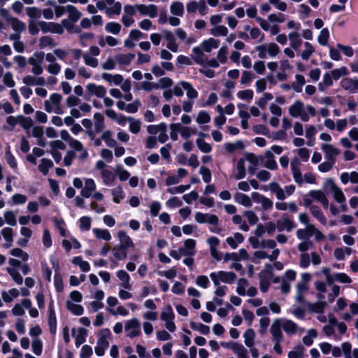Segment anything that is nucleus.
<instances>
[{
  "mask_svg": "<svg viewBox=\"0 0 358 358\" xmlns=\"http://www.w3.org/2000/svg\"><path fill=\"white\" fill-rule=\"evenodd\" d=\"M210 121V116L206 110L199 111L196 117V122L198 124H206Z\"/></svg>",
  "mask_w": 358,
  "mask_h": 358,
  "instance_id": "nucleus-61",
  "label": "nucleus"
},
{
  "mask_svg": "<svg viewBox=\"0 0 358 358\" xmlns=\"http://www.w3.org/2000/svg\"><path fill=\"white\" fill-rule=\"evenodd\" d=\"M309 196L317 201L320 202L324 208L329 207V201L326 195L320 190H311L308 193Z\"/></svg>",
  "mask_w": 358,
  "mask_h": 358,
  "instance_id": "nucleus-13",
  "label": "nucleus"
},
{
  "mask_svg": "<svg viewBox=\"0 0 358 358\" xmlns=\"http://www.w3.org/2000/svg\"><path fill=\"white\" fill-rule=\"evenodd\" d=\"M66 308L76 316L82 315L84 313V308L79 304H75L71 301H66Z\"/></svg>",
  "mask_w": 358,
  "mask_h": 358,
  "instance_id": "nucleus-25",
  "label": "nucleus"
},
{
  "mask_svg": "<svg viewBox=\"0 0 358 358\" xmlns=\"http://www.w3.org/2000/svg\"><path fill=\"white\" fill-rule=\"evenodd\" d=\"M48 324L49 327L50 332L55 335L57 332V317L55 311L54 309L53 301L49 304L48 306Z\"/></svg>",
  "mask_w": 358,
  "mask_h": 358,
  "instance_id": "nucleus-6",
  "label": "nucleus"
},
{
  "mask_svg": "<svg viewBox=\"0 0 358 358\" xmlns=\"http://www.w3.org/2000/svg\"><path fill=\"white\" fill-rule=\"evenodd\" d=\"M171 133L170 137L173 141H176L178 138V133L180 132L182 129V125L180 123H172L170 124Z\"/></svg>",
  "mask_w": 358,
  "mask_h": 358,
  "instance_id": "nucleus-53",
  "label": "nucleus"
},
{
  "mask_svg": "<svg viewBox=\"0 0 358 358\" xmlns=\"http://www.w3.org/2000/svg\"><path fill=\"white\" fill-rule=\"evenodd\" d=\"M224 148L229 153H233L235 150H243L245 148V145L242 141H237L236 143H226Z\"/></svg>",
  "mask_w": 358,
  "mask_h": 358,
  "instance_id": "nucleus-34",
  "label": "nucleus"
},
{
  "mask_svg": "<svg viewBox=\"0 0 358 358\" xmlns=\"http://www.w3.org/2000/svg\"><path fill=\"white\" fill-rule=\"evenodd\" d=\"M254 92L252 90H245L239 91L237 93V96L242 100L250 101L252 99Z\"/></svg>",
  "mask_w": 358,
  "mask_h": 358,
  "instance_id": "nucleus-63",
  "label": "nucleus"
},
{
  "mask_svg": "<svg viewBox=\"0 0 358 358\" xmlns=\"http://www.w3.org/2000/svg\"><path fill=\"white\" fill-rule=\"evenodd\" d=\"M78 334L76 336L75 344L76 347H79L86 341L87 336V330L83 327H80L78 330Z\"/></svg>",
  "mask_w": 358,
  "mask_h": 358,
  "instance_id": "nucleus-42",
  "label": "nucleus"
},
{
  "mask_svg": "<svg viewBox=\"0 0 358 358\" xmlns=\"http://www.w3.org/2000/svg\"><path fill=\"white\" fill-rule=\"evenodd\" d=\"M94 127L96 133H100L105 128L104 117L100 113H96L94 115Z\"/></svg>",
  "mask_w": 358,
  "mask_h": 358,
  "instance_id": "nucleus-22",
  "label": "nucleus"
},
{
  "mask_svg": "<svg viewBox=\"0 0 358 358\" xmlns=\"http://www.w3.org/2000/svg\"><path fill=\"white\" fill-rule=\"evenodd\" d=\"M56 45L52 38L48 36H44L41 37L39 47L40 48H44L46 46L54 47Z\"/></svg>",
  "mask_w": 358,
  "mask_h": 358,
  "instance_id": "nucleus-60",
  "label": "nucleus"
},
{
  "mask_svg": "<svg viewBox=\"0 0 358 358\" xmlns=\"http://www.w3.org/2000/svg\"><path fill=\"white\" fill-rule=\"evenodd\" d=\"M196 143L199 149L204 153H209L212 150L210 144L206 143L203 138H199L196 140Z\"/></svg>",
  "mask_w": 358,
  "mask_h": 358,
  "instance_id": "nucleus-48",
  "label": "nucleus"
},
{
  "mask_svg": "<svg viewBox=\"0 0 358 358\" xmlns=\"http://www.w3.org/2000/svg\"><path fill=\"white\" fill-rule=\"evenodd\" d=\"M310 210L312 215L317 219V220L322 224H326L327 220L321 209L317 206H311Z\"/></svg>",
  "mask_w": 358,
  "mask_h": 358,
  "instance_id": "nucleus-33",
  "label": "nucleus"
},
{
  "mask_svg": "<svg viewBox=\"0 0 358 358\" xmlns=\"http://www.w3.org/2000/svg\"><path fill=\"white\" fill-rule=\"evenodd\" d=\"M245 160H248L252 166H257L259 165V161L263 162L264 160V157L262 156L257 157L253 153H246L245 155Z\"/></svg>",
  "mask_w": 358,
  "mask_h": 358,
  "instance_id": "nucleus-47",
  "label": "nucleus"
},
{
  "mask_svg": "<svg viewBox=\"0 0 358 358\" xmlns=\"http://www.w3.org/2000/svg\"><path fill=\"white\" fill-rule=\"evenodd\" d=\"M303 103L302 101L297 100L289 108V113L294 117L299 116L303 111Z\"/></svg>",
  "mask_w": 358,
  "mask_h": 358,
  "instance_id": "nucleus-19",
  "label": "nucleus"
},
{
  "mask_svg": "<svg viewBox=\"0 0 358 358\" xmlns=\"http://www.w3.org/2000/svg\"><path fill=\"white\" fill-rule=\"evenodd\" d=\"M317 336V331L315 329H309L308 331V335L304 336L303 337V342L306 346H310L313 343V338H316Z\"/></svg>",
  "mask_w": 358,
  "mask_h": 358,
  "instance_id": "nucleus-45",
  "label": "nucleus"
},
{
  "mask_svg": "<svg viewBox=\"0 0 358 358\" xmlns=\"http://www.w3.org/2000/svg\"><path fill=\"white\" fill-rule=\"evenodd\" d=\"M340 84L343 89L351 93L358 92V79H352L350 78H343Z\"/></svg>",
  "mask_w": 358,
  "mask_h": 358,
  "instance_id": "nucleus-10",
  "label": "nucleus"
},
{
  "mask_svg": "<svg viewBox=\"0 0 358 358\" xmlns=\"http://www.w3.org/2000/svg\"><path fill=\"white\" fill-rule=\"evenodd\" d=\"M173 84L171 78L164 77L159 79V83H156L155 89H166L171 87Z\"/></svg>",
  "mask_w": 358,
  "mask_h": 358,
  "instance_id": "nucleus-52",
  "label": "nucleus"
},
{
  "mask_svg": "<svg viewBox=\"0 0 358 358\" xmlns=\"http://www.w3.org/2000/svg\"><path fill=\"white\" fill-rule=\"evenodd\" d=\"M210 34L215 36H226L228 34V29L224 25H217L210 29Z\"/></svg>",
  "mask_w": 358,
  "mask_h": 358,
  "instance_id": "nucleus-54",
  "label": "nucleus"
},
{
  "mask_svg": "<svg viewBox=\"0 0 358 358\" xmlns=\"http://www.w3.org/2000/svg\"><path fill=\"white\" fill-rule=\"evenodd\" d=\"M101 177L103 183L107 186L112 185L115 179V174L108 169H104L101 171Z\"/></svg>",
  "mask_w": 358,
  "mask_h": 358,
  "instance_id": "nucleus-31",
  "label": "nucleus"
},
{
  "mask_svg": "<svg viewBox=\"0 0 358 358\" xmlns=\"http://www.w3.org/2000/svg\"><path fill=\"white\" fill-rule=\"evenodd\" d=\"M180 85L187 91V96L189 99H196L198 92L192 87V84L186 81H180Z\"/></svg>",
  "mask_w": 358,
  "mask_h": 358,
  "instance_id": "nucleus-24",
  "label": "nucleus"
},
{
  "mask_svg": "<svg viewBox=\"0 0 358 358\" xmlns=\"http://www.w3.org/2000/svg\"><path fill=\"white\" fill-rule=\"evenodd\" d=\"M252 130L257 134H262L266 136H269V129L264 124H255L252 127Z\"/></svg>",
  "mask_w": 358,
  "mask_h": 358,
  "instance_id": "nucleus-58",
  "label": "nucleus"
},
{
  "mask_svg": "<svg viewBox=\"0 0 358 358\" xmlns=\"http://www.w3.org/2000/svg\"><path fill=\"white\" fill-rule=\"evenodd\" d=\"M190 328L194 331H198L203 335H208L210 334V327L202 323H196L195 322H190Z\"/></svg>",
  "mask_w": 358,
  "mask_h": 358,
  "instance_id": "nucleus-29",
  "label": "nucleus"
},
{
  "mask_svg": "<svg viewBox=\"0 0 358 358\" xmlns=\"http://www.w3.org/2000/svg\"><path fill=\"white\" fill-rule=\"evenodd\" d=\"M101 77L103 80L108 82H113L115 85H120L123 81V77L120 74H115L112 76L108 73H103Z\"/></svg>",
  "mask_w": 358,
  "mask_h": 358,
  "instance_id": "nucleus-28",
  "label": "nucleus"
},
{
  "mask_svg": "<svg viewBox=\"0 0 358 358\" xmlns=\"http://www.w3.org/2000/svg\"><path fill=\"white\" fill-rule=\"evenodd\" d=\"M203 50H202L201 48L196 46L193 48L192 52L194 54V56L193 57L194 61L201 66H204V62L203 59Z\"/></svg>",
  "mask_w": 358,
  "mask_h": 358,
  "instance_id": "nucleus-44",
  "label": "nucleus"
},
{
  "mask_svg": "<svg viewBox=\"0 0 358 358\" xmlns=\"http://www.w3.org/2000/svg\"><path fill=\"white\" fill-rule=\"evenodd\" d=\"M301 162L297 157H294L291 161V170L294 181L299 185H301L303 180L302 178V174L300 170Z\"/></svg>",
  "mask_w": 358,
  "mask_h": 358,
  "instance_id": "nucleus-5",
  "label": "nucleus"
},
{
  "mask_svg": "<svg viewBox=\"0 0 358 358\" xmlns=\"http://www.w3.org/2000/svg\"><path fill=\"white\" fill-rule=\"evenodd\" d=\"M329 38V31L327 28H324L321 30L318 36L317 41L321 45H327Z\"/></svg>",
  "mask_w": 358,
  "mask_h": 358,
  "instance_id": "nucleus-55",
  "label": "nucleus"
},
{
  "mask_svg": "<svg viewBox=\"0 0 358 358\" xmlns=\"http://www.w3.org/2000/svg\"><path fill=\"white\" fill-rule=\"evenodd\" d=\"M196 244L195 240L192 238L186 239L184 241V247L179 248V252L183 256L192 257L196 255Z\"/></svg>",
  "mask_w": 358,
  "mask_h": 358,
  "instance_id": "nucleus-4",
  "label": "nucleus"
},
{
  "mask_svg": "<svg viewBox=\"0 0 358 358\" xmlns=\"http://www.w3.org/2000/svg\"><path fill=\"white\" fill-rule=\"evenodd\" d=\"M66 10L69 12V19L76 23L80 18L82 13L77 9V8L72 5L66 6Z\"/></svg>",
  "mask_w": 358,
  "mask_h": 358,
  "instance_id": "nucleus-23",
  "label": "nucleus"
},
{
  "mask_svg": "<svg viewBox=\"0 0 358 358\" xmlns=\"http://www.w3.org/2000/svg\"><path fill=\"white\" fill-rule=\"evenodd\" d=\"M112 194L114 196L113 201L115 203H120V199H123L125 196L124 191L120 185H118L115 189H112Z\"/></svg>",
  "mask_w": 358,
  "mask_h": 358,
  "instance_id": "nucleus-46",
  "label": "nucleus"
},
{
  "mask_svg": "<svg viewBox=\"0 0 358 358\" xmlns=\"http://www.w3.org/2000/svg\"><path fill=\"white\" fill-rule=\"evenodd\" d=\"M109 343L108 341L98 339L97 345L94 348L95 353L97 356L101 357L105 354L106 350L108 348Z\"/></svg>",
  "mask_w": 358,
  "mask_h": 358,
  "instance_id": "nucleus-35",
  "label": "nucleus"
},
{
  "mask_svg": "<svg viewBox=\"0 0 358 358\" xmlns=\"http://www.w3.org/2000/svg\"><path fill=\"white\" fill-rule=\"evenodd\" d=\"M7 272L12 277L13 280L17 284L22 285L23 282V278L17 270L15 268H7Z\"/></svg>",
  "mask_w": 358,
  "mask_h": 358,
  "instance_id": "nucleus-51",
  "label": "nucleus"
},
{
  "mask_svg": "<svg viewBox=\"0 0 358 358\" xmlns=\"http://www.w3.org/2000/svg\"><path fill=\"white\" fill-rule=\"evenodd\" d=\"M295 350H292L288 352V358H302L305 348L301 343L294 346Z\"/></svg>",
  "mask_w": 358,
  "mask_h": 358,
  "instance_id": "nucleus-43",
  "label": "nucleus"
},
{
  "mask_svg": "<svg viewBox=\"0 0 358 358\" xmlns=\"http://www.w3.org/2000/svg\"><path fill=\"white\" fill-rule=\"evenodd\" d=\"M17 120L20 125L24 130H29L34 124L33 120L30 117H24L22 115H20L17 116Z\"/></svg>",
  "mask_w": 358,
  "mask_h": 358,
  "instance_id": "nucleus-41",
  "label": "nucleus"
},
{
  "mask_svg": "<svg viewBox=\"0 0 358 358\" xmlns=\"http://www.w3.org/2000/svg\"><path fill=\"white\" fill-rule=\"evenodd\" d=\"M210 277L214 285L218 286L220 281L227 284H232L236 278V274L232 271H220L217 273H211Z\"/></svg>",
  "mask_w": 358,
  "mask_h": 358,
  "instance_id": "nucleus-2",
  "label": "nucleus"
},
{
  "mask_svg": "<svg viewBox=\"0 0 358 358\" xmlns=\"http://www.w3.org/2000/svg\"><path fill=\"white\" fill-rule=\"evenodd\" d=\"M105 29L109 33L117 35L121 30V25L115 22H110L106 24Z\"/></svg>",
  "mask_w": 358,
  "mask_h": 358,
  "instance_id": "nucleus-50",
  "label": "nucleus"
},
{
  "mask_svg": "<svg viewBox=\"0 0 358 358\" xmlns=\"http://www.w3.org/2000/svg\"><path fill=\"white\" fill-rule=\"evenodd\" d=\"M282 319H275L270 329V332L273 336V341H282L283 335L281 331Z\"/></svg>",
  "mask_w": 358,
  "mask_h": 358,
  "instance_id": "nucleus-7",
  "label": "nucleus"
},
{
  "mask_svg": "<svg viewBox=\"0 0 358 358\" xmlns=\"http://www.w3.org/2000/svg\"><path fill=\"white\" fill-rule=\"evenodd\" d=\"M264 158H266V161L264 163V166L270 170H276L278 169V164L275 160V156L273 152L270 150H266L264 153Z\"/></svg>",
  "mask_w": 358,
  "mask_h": 358,
  "instance_id": "nucleus-15",
  "label": "nucleus"
},
{
  "mask_svg": "<svg viewBox=\"0 0 358 358\" xmlns=\"http://www.w3.org/2000/svg\"><path fill=\"white\" fill-rule=\"evenodd\" d=\"M160 318L164 322L174 320L175 314L170 304H167L163 309L160 315Z\"/></svg>",
  "mask_w": 358,
  "mask_h": 358,
  "instance_id": "nucleus-17",
  "label": "nucleus"
},
{
  "mask_svg": "<svg viewBox=\"0 0 358 358\" xmlns=\"http://www.w3.org/2000/svg\"><path fill=\"white\" fill-rule=\"evenodd\" d=\"M330 74L334 80H339L342 76H345L349 74V71L346 66H341L339 69H335L330 72Z\"/></svg>",
  "mask_w": 358,
  "mask_h": 358,
  "instance_id": "nucleus-38",
  "label": "nucleus"
},
{
  "mask_svg": "<svg viewBox=\"0 0 358 358\" xmlns=\"http://www.w3.org/2000/svg\"><path fill=\"white\" fill-rule=\"evenodd\" d=\"M195 220L199 224L209 223L212 225H218L219 218L216 215L196 212L194 216Z\"/></svg>",
  "mask_w": 358,
  "mask_h": 358,
  "instance_id": "nucleus-3",
  "label": "nucleus"
},
{
  "mask_svg": "<svg viewBox=\"0 0 358 358\" xmlns=\"http://www.w3.org/2000/svg\"><path fill=\"white\" fill-rule=\"evenodd\" d=\"M322 149L324 152L325 158L335 163L336 157L340 153V150L330 144H322Z\"/></svg>",
  "mask_w": 358,
  "mask_h": 358,
  "instance_id": "nucleus-9",
  "label": "nucleus"
},
{
  "mask_svg": "<svg viewBox=\"0 0 358 358\" xmlns=\"http://www.w3.org/2000/svg\"><path fill=\"white\" fill-rule=\"evenodd\" d=\"M32 351L37 355L40 356L43 352V342L40 338H36L32 341Z\"/></svg>",
  "mask_w": 358,
  "mask_h": 358,
  "instance_id": "nucleus-56",
  "label": "nucleus"
},
{
  "mask_svg": "<svg viewBox=\"0 0 358 358\" xmlns=\"http://www.w3.org/2000/svg\"><path fill=\"white\" fill-rule=\"evenodd\" d=\"M115 173L121 181L127 180L130 176L129 172L125 170L121 164L116 166Z\"/></svg>",
  "mask_w": 358,
  "mask_h": 358,
  "instance_id": "nucleus-49",
  "label": "nucleus"
},
{
  "mask_svg": "<svg viewBox=\"0 0 358 358\" xmlns=\"http://www.w3.org/2000/svg\"><path fill=\"white\" fill-rule=\"evenodd\" d=\"M282 327L287 334H295L297 329L296 324L290 320H285L284 323L282 324Z\"/></svg>",
  "mask_w": 358,
  "mask_h": 358,
  "instance_id": "nucleus-40",
  "label": "nucleus"
},
{
  "mask_svg": "<svg viewBox=\"0 0 358 358\" xmlns=\"http://www.w3.org/2000/svg\"><path fill=\"white\" fill-rule=\"evenodd\" d=\"M276 222L278 231H282L285 229L287 231H291L296 227L295 222L288 217L278 220Z\"/></svg>",
  "mask_w": 358,
  "mask_h": 358,
  "instance_id": "nucleus-11",
  "label": "nucleus"
},
{
  "mask_svg": "<svg viewBox=\"0 0 358 358\" xmlns=\"http://www.w3.org/2000/svg\"><path fill=\"white\" fill-rule=\"evenodd\" d=\"M245 338V344L249 348H252L254 345V339L255 337V332L252 329H248L243 334Z\"/></svg>",
  "mask_w": 358,
  "mask_h": 358,
  "instance_id": "nucleus-39",
  "label": "nucleus"
},
{
  "mask_svg": "<svg viewBox=\"0 0 358 358\" xmlns=\"http://www.w3.org/2000/svg\"><path fill=\"white\" fill-rule=\"evenodd\" d=\"M234 200L247 208H250L252 205L250 198L243 193L236 192L234 195Z\"/></svg>",
  "mask_w": 358,
  "mask_h": 358,
  "instance_id": "nucleus-16",
  "label": "nucleus"
},
{
  "mask_svg": "<svg viewBox=\"0 0 358 358\" xmlns=\"http://www.w3.org/2000/svg\"><path fill=\"white\" fill-rule=\"evenodd\" d=\"M5 157H6L7 163L9 164V166L12 169L17 168L16 159H15L14 155L12 154V152L10 150V146H8V148L6 150Z\"/></svg>",
  "mask_w": 358,
  "mask_h": 358,
  "instance_id": "nucleus-57",
  "label": "nucleus"
},
{
  "mask_svg": "<svg viewBox=\"0 0 358 358\" xmlns=\"http://www.w3.org/2000/svg\"><path fill=\"white\" fill-rule=\"evenodd\" d=\"M307 306L310 312L322 314L324 313V308L327 306V303L324 301H318L315 303L307 302Z\"/></svg>",
  "mask_w": 358,
  "mask_h": 358,
  "instance_id": "nucleus-14",
  "label": "nucleus"
},
{
  "mask_svg": "<svg viewBox=\"0 0 358 358\" xmlns=\"http://www.w3.org/2000/svg\"><path fill=\"white\" fill-rule=\"evenodd\" d=\"M220 45V41L213 38H210L202 42L203 51L210 52L213 48H217Z\"/></svg>",
  "mask_w": 358,
  "mask_h": 358,
  "instance_id": "nucleus-18",
  "label": "nucleus"
},
{
  "mask_svg": "<svg viewBox=\"0 0 358 358\" xmlns=\"http://www.w3.org/2000/svg\"><path fill=\"white\" fill-rule=\"evenodd\" d=\"M92 231L98 239H102L107 241L111 239L110 234L108 229L94 228Z\"/></svg>",
  "mask_w": 358,
  "mask_h": 358,
  "instance_id": "nucleus-37",
  "label": "nucleus"
},
{
  "mask_svg": "<svg viewBox=\"0 0 358 358\" xmlns=\"http://www.w3.org/2000/svg\"><path fill=\"white\" fill-rule=\"evenodd\" d=\"M237 174L234 176L236 180H241L245 177V159L241 158L236 164Z\"/></svg>",
  "mask_w": 358,
  "mask_h": 358,
  "instance_id": "nucleus-32",
  "label": "nucleus"
},
{
  "mask_svg": "<svg viewBox=\"0 0 358 358\" xmlns=\"http://www.w3.org/2000/svg\"><path fill=\"white\" fill-rule=\"evenodd\" d=\"M86 88L87 91L99 98H103L106 94V88L102 85H96L94 83H89Z\"/></svg>",
  "mask_w": 358,
  "mask_h": 358,
  "instance_id": "nucleus-12",
  "label": "nucleus"
},
{
  "mask_svg": "<svg viewBox=\"0 0 358 358\" xmlns=\"http://www.w3.org/2000/svg\"><path fill=\"white\" fill-rule=\"evenodd\" d=\"M304 45L306 49L301 52V57L303 59L307 60L315 51V48L309 42H305Z\"/></svg>",
  "mask_w": 358,
  "mask_h": 358,
  "instance_id": "nucleus-59",
  "label": "nucleus"
},
{
  "mask_svg": "<svg viewBox=\"0 0 358 358\" xmlns=\"http://www.w3.org/2000/svg\"><path fill=\"white\" fill-rule=\"evenodd\" d=\"M134 57L135 55L133 53L119 54L115 56V60L119 64L127 66L131 64Z\"/></svg>",
  "mask_w": 358,
  "mask_h": 358,
  "instance_id": "nucleus-21",
  "label": "nucleus"
},
{
  "mask_svg": "<svg viewBox=\"0 0 358 358\" xmlns=\"http://www.w3.org/2000/svg\"><path fill=\"white\" fill-rule=\"evenodd\" d=\"M117 277L123 282L122 287L127 289H131V286L129 284L130 276L124 270H119L116 273Z\"/></svg>",
  "mask_w": 358,
  "mask_h": 358,
  "instance_id": "nucleus-27",
  "label": "nucleus"
},
{
  "mask_svg": "<svg viewBox=\"0 0 358 358\" xmlns=\"http://www.w3.org/2000/svg\"><path fill=\"white\" fill-rule=\"evenodd\" d=\"M199 173L202 176L203 180L206 183H209L211 181L212 174L208 168L204 166H201Z\"/></svg>",
  "mask_w": 358,
  "mask_h": 358,
  "instance_id": "nucleus-62",
  "label": "nucleus"
},
{
  "mask_svg": "<svg viewBox=\"0 0 358 358\" xmlns=\"http://www.w3.org/2000/svg\"><path fill=\"white\" fill-rule=\"evenodd\" d=\"M259 289L262 292L266 293L271 285V280L273 277V266L270 264H265V268L259 273Z\"/></svg>",
  "mask_w": 358,
  "mask_h": 358,
  "instance_id": "nucleus-1",
  "label": "nucleus"
},
{
  "mask_svg": "<svg viewBox=\"0 0 358 358\" xmlns=\"http://www.w3.org/2000/svg\"><path fill=\"white\" fill-rule=\"evenodd\" d=\"M54 166L53 162L51 159L47 158H43L41 160V164L38 165V170L44 175L48 173L49 169L52 168Z\"/></svg>",
  "mask_w": 358,
  "mask_h": 358,
  "instance_id": "nucleus-30",
  "label": "nucleus"
},
{
  "mask_svg": "<svg viewBox=\"0 0 358 358\" xmlns=\"http://www.w3.org/2000/svg\"><path fill=\"white\" fill-rule=\"evenodd\" d=\"M288 37L290 41V46L292 48L296 50L301 46L302 40L300 38V35L298 32H291Z\"/></svg>",
  "mask_w": 358,
  "mask_h": 358,
  "instance_id": "nucleus-26",
  "label": "nucleus"
},
{
  "mask_svg": "<svg viewBox=\"0 0 358 358\" xmlns=\"http://www.w3.org/2000/svg\"><path fill=\"white\" fill-rule=\"evenodd\" d=\"M8 23L15 31L18 33H21L26 29L25 23L15 17L10 18Z\"/></svg>",
  "mask_w": 358,
  "mask_h": 358,
  "instance_id": "nucleus-20",
  "label": "nucleus"
},
{
  "mask_svg": "<svg viewBox=\"0 0 358 358\" xmlns=\"http://www.w3.org/2000/svg\"><path fill=\"white\" fill-rule=\"evenodd\" d=\"M171 13L177 16H182L184 14V6L180 1H174L170 7Z\"/></svg>",
  "mask_w": 358,
  "mask_h": 358,
  "instance_id": "nucleus-36",
  "label": "nucleus"
},
{
  "mask_svg": "<svg viewBox=\"0 0 358 358\" xmlns=\"http://www.w3.org/2000/svg\"><path fill=\"white\" fill-rule=\"evenodd\" d=\"M118 237L120 240V243L116 245V249H127L133 248L134 246L131 238L124 231H119Z\"/></svg>",
  "mask_w": 358,
  "mask_h": 358,
  "instance_id": "nucleus-8",
  "label": "nucleus"
},
{
  "mask_svg": "<svg viewBox=\"0 0 358 358\" xmlns=\"http://www.w3.org/2000/svg\"><path fill=\"white\" fill-rule=\"evenodd\" d=\"M234 352L237 354L238 358H249L248 350L241 343L236 346Z\"/></svg>",
  "mask_w": 358,
  "mask_h": 358,
  "instance_id": "nucleus-64",
  "label": "nucleus"
}]
</instances>
